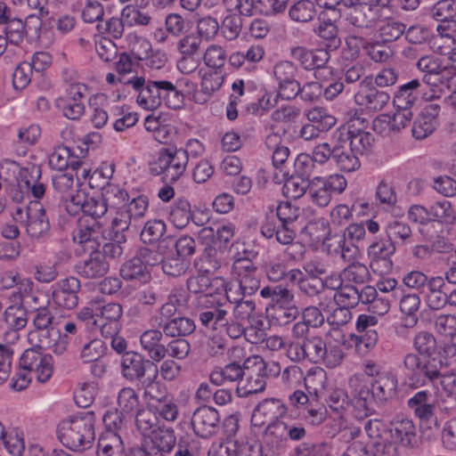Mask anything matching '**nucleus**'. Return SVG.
<instances>
[{"mask_svg":"<svg viewBox=\"0 0 456 456\" xmlns=\"http://www.w3.org/2000/svg\"><path fill=\"white\" fill-rule=\"evenodd\" d=\"M19 186L25 189L35 200H43L31 202L25 209L17 208L15 220L24 224L27 234L32 239H42L49 234L51 225L46 211L55 212L58 204L52 200L46 193L47 183L42 179V170L39 166L31 165L21 168L18 177Z\"/></svg>","mask_w":456,"mask_h":456,"instance_id":"1","label":"nucleus"},{"mask_svg":"<svg viewBox=\"0 0 456 456\" xmlns=\"http://www.w3.org/2000/svg\"><path fill=\"white\" fill-rule=\"evenodd\" d=\"M230 305L219 299L204 295L198 298L196 315L201 326L215 331L224 330L232 339L245 338L246 328L240 321H229Z\"/></svg>","mask_w":456,"mask_h":456,"instance_id":"2","label":"nucleus"},{"mask_svg":"<svg viewBox=\"0 0 456 456\" xmlns=\"http://www.w3.org/2000/svg\"><path fill=\"white\" fill-rule=\"evenodd\" d=\"M94 411H86L79 416L62 420L58 426V438L72 451H84L92 446L94 440Z\"/></svg>","mask_w":456,"mask_h":456,"instance_id":"3","label":"nucleus"},{"mask_svg":"<svg viewBox=\"0 0 456 456\" xmlns=\"http://www.w3.org/2000/svg\"><path fill=\"white\" fill-rule=\"evenodd\" d=\"M368 121L365 118H354L341 126L334 133L350 148L354 154L367 156L371 153L374 143L373 135L365 130Z\"/></svg>","mask_w":456,"mask_h":456,"instance_id":"4","label":"nucleus"},{"mask_svg":"<svg viewBox=\"0 0 456 456\" xmlns=\"http://www.w3.org/2000/svg\"><path fill=\"white\" fill-rule=\"evenodd\" d=\"M256 256L254 251L244 250L234 256L232 265V276L239 284V289L242 295H253L260 288V272L257 265L253 262Z\"/></svg>","mask_w":456,"mask_h":456,"instance_id":"5","label":"nucleus"},{"mask_svg":"<svg viewBox=\"0 0 456 456\" xmlns=\"http://www.w3.org/2000/svg\"><path fill=\"white\" fill-rule=\"evenodd\" d=\"M33 329L28 334V342L40 348H51L60 331L53 325L54 316L47 306H40L31 312Z\"/></svg>","mask_w":456,"mask_h":456,"instance_id":"6","label":"nucleus"},{"mask_svg":"<svg viewBox=\"0 0 456 456\" xmlns=\"http://www.w3.org/2000/svg\"><path fill=\"white\" fill-rule=\"evenodd\" d=\"M186 167L185 156L181 150L162 148L157 159L150 163L149 170L153 175H162L164 182L173 183L183 175Z\"/></svg>","mask_w":456,"mask_h":456,"instance_id":"7","label":"nucleus"},{"mask_svg":"<svg viewBox=\"0 0 456 456\" xmlns=\"http://www.w3.org/2000/svg\"><path fill=\"white\" fill-rule=\"evenodd\" d=\"M245 379L238 383L236 393L239 397H248L263 392L266 387L267 364L259 355L248 358L244 362Z\"/></svg>","mask_w":456,"mask_h":456,"instance_id":"8","label":"nucleus"},{"mask_svg":"<svg viewBox=\"0 0 456 456\" xmlns=\"http://www.w3.org/2000/svg\"><path fill=\"white\" fill-rule=\"evenodd\" d=\"M347 183L342 175L335 174L328 177L314 176L311 179L307 195L316 206L324 208L331 200L333 193L340 194Z\"/></svg>","mask_w":456,"mask_h":456,"instance_id":"9","label":"nucleus"},{"mask_svg":"<svg viewBox=\"0 0 456 456\" xmlns=\"http://www.w3.org/2000/svg\"><path fill=\"white\" fill-rule=\"evenodd\" d=\"M40 347L33 346L23 352L20 358V367L23 371L34 375L39 382L47 381L53 374V358L43 354Z\"/></svg>","mask_w":456,"mask_h":456,"instance_id":"10","label":"nucleus"},{"mask_svg":"<svg viewBox=\"0 0 456 456\" xmlns=\"http://www.w3.org/2000/svg\"><path fill=\"white\" fill-rule=\"evenodd\" d=\"M157 369L154 361L134 351H129L121 356L120 373L129 382L140 383Z\"/></svg>","mask_w":456,"mask_h":456,"instance_id":"11","label":"nucleus"},{"mask_svg":"<svg viewBox=\"0 0 456 456\" xmlns=\"http://www.w3.org/2000/svg\"><path fill=\"white\" fill-rule=\"evenodd\" d=\"M430 15L436 20L442 22L438 25L437 30L441 33L440 39L447 45L444 51L442 46H439L440 53L446 54L450 51L456 49V40L448 34L444 35L443 32L449 31V25L451 22H456V0H440L436 2L430 9Z\"/></svg>","mask_w":456,"mask_h":456,"instance_id":"12","label":"nucleus"},{"mask_svg":"<svg viewBox=\"0 0 456 456\" xmlns=\"http://www.w3.org/2000/svg\"><path fill=\"white\" fill-rule=\"evenodd\" d=\"M354 101L357 105L369 112H378L387 105L390 95L387 91L375 86L371 77H365L359 84L358 91L354 94Z\"/></svg>","mask_w":456,"mask_h":456,"instance_id":"13","label":"nucleus"},{"mask_svg":"<svg viewBox=\"0 0 456 456\" xmlns=\"http://www.w3.org/2000/svg\"><path fill=\"white\" fill-rule=\"evenodd\" d=\"M395 251L396 248L387 237L370 240L367 245V255L373 272L379 273L380 275L389 273L393 269L391 256Z\"/></svg>","mask_w":456,"mask_h":456,"instance_id":"14","label":"nucleus"},{"mask_svg":"<svg viewBox=\"0 0 456 456\" xmlns=\"http://www.w3.org/2000/svg\"><path fill=\"white\" fill-rule=\"evenodd\" d=\"M403 366L408 371L407 376L411 386H422L426 383V379L433 381L440 375V370L435 364V359L423 362L413 353L404 356Z\"/></svg>","mask_w":456,"mask_h":456,"instance_id":"15","label":"nucleus"},{"mask_svg":"<svg viewBox=\"0 0 456 456\" xmlns=\"http://www.w3.org/2000/svg\"><path fill=\"white\" fill-rule=\"evenodd\" d=\"M273 72L278 82V95L284 100L295 99L299 92L297 66L292 61H282L274 65Z\"/></svg>","mask_w":456,"mask_h":456,"instance_id":"16","label":"nucleus"},{"mask_svg":"<svg viewBox=\"0 0 456 456\" xmlns=\"http://www.w3.org/2000/svg\"><path fill=\"white\" fill-rule=\"evenodd\" d=\"M370 240V238L365 231L364 224L362 223L351 224L345 229L343 235L338 238V247L342 257L349 260L360 248L367 247Z\"/></svg>","mask_w":456,"mask_h":456,"instance_id":"17","label":"nucleus"},{"mask_svg":"<svg viewBox=\"0 0 456 456\" xmlns=\"http://www.w3.org/2000/svg\"><path fill=\"white\" fill-rule=\"evenodd\" d=\"M80 289L81 283L77 277L69 276L61 279L53 285V301L59 307L67 310L74 309L78 305Z\"/></svg>","mask_w":456,"mask_h":456,"instance_id":"18","label":"nucleus"},{"mask_svg":"<svg viewBox=\"0 0 456 456\" xmlns=\"http://www.w3.org/2000/svg\"><path fill=\"white\" fill-rule=\"evenodd\" d=\"M288 411L285 403L278 398H266L261 401L253 410L251 422L255 427H263L273 422H280L279 419L286 415Z\"/></svg>","mask_w":456,"mask_h":456,"instance_id":"19","label":"nucleus"},{"mask_svg":"<svg viewBox=\"0 0 456 456\" xmlns=\"http://www.w3.org/2000/svg\"><path fill=\"white\" fill-rule=\"evenodd\" d=\"M220 416L211 406H200L192 414L191 424L194 433L202 438L216 435L219 429Z\"/></svg>","mask_w":456,"mask_h":456,"instance_id":"20","label":"nucleus"},{"mask_svg":"<svg viewBox=\"0 0 456 456\" xmlns=\"http://www.w3.org/2000/svg\"><path fill=\"white\" fill-rule=\"evenodd\" d=\"M98 315V330L105 337H111L118 333L121 329L120 319L123 315L122 305L118 303H109L96 306Z\"/></svg>","mask_w":456,"mask_h":456,"instance_id":"21","label":"nucleus"},{"mask_svg":"<svg viewBox=\"0 0 456 456\" xmlns=\"http://www.w3.org/2000/svg\"><path fill=\"white\" fill-rule=\"evenodd\" d=\"M109 270L110 264L99 249L92 250L86 258L78 261L75 265L76 273L86 280L102 278Z\"/></svg>","mask_w":456,"mask_h":456,"instance_id":"22","label":"nucleus"},{"mask_svg":"<svg viewBox=\"0 0 456 456\" xmlns=\"http://www.w3.org/2000/svg\"><path fill=\"white\" fill-rule=\"evenodd\" d=\"M290 54L305 70L324 69L330 57L329 51L326 49H307L305 46L292 47Z\"/></svg>","mask_w":456,"mask_h":456,"instance_id":"23","label":"nucleus"},{"mask_svg":"<svg viewBox=\"0 0 456 456\" xmlns=\"http://www.w3.org/2000/svg\"><path fill=\"white\" fill-rule=\"evenodd\" d=\"M379 10L367 3L356 4L347 18L349 23L364 34H369L379 20Z\"/></svg>","mask_w":456,"mask_h":456,"instance_id":"24","label":"nucleus"},{"mask_svg":"<svg viewBox=\"0 0 456 456\" xmlns=\"http://www.w3.org/2000/svg\"><path fill=\"white\" fill-rule=\"evenodd\" d=\"M398 381L396 377L387 371L378 374L370 383L372 399L379 404L392 400L397 392Z\"/></svg>","mask_w":456,"mask_h":456,"instance_id":"25","label":"nucleus"},{"mask_svg":"<svg viewBox=\"0 0 456 456\" xmlns=\"http://www.w3.org/2000/svg\"><path fill=\"white\" fill-rule=\"evenodd\" d=\"M287 434L284 421L267 425L264 432V456H278L279 452L287 446Z\"/></svg>","mask_w":456,"mask_h":456,"instance_id":"26","label":"nucleus"},{"mask_svg":"<svg viewBox=\"0 0 456 456\" xmlns=\"http://www.w3.org/2000/svg\"><path fill=\"white\" fill-rule=\"evenodd\" d=\"M176 437L173 428H161L151 432V445L146 451L149 456H167L175 448Z\"/></svg>","mask_w":456,"mask_h":456,"instance_id":"27","label":"nucleus"},{"mask_svg":"<svg viewBox=\"0 0 456 456\" xmlns=\"http://www.w3.org/2000/svg\"><path fill=\"white\" fill-rule=\"evenodd\" d=\"M334 159L338 167L344 172H354L361 167L360 156L348 148V146L333 133Z\"/></svg>","mask_w":456,"mask_h":456,"instance_id":"28","label":"nucleus"},{"mask_svg":"<svg viewBox=\"0 0 456 456\" xmlns=\"http://www.w3.org/2000/svg\"><path fill=\"white\" fill-rule=\"evenodd\" d=\"M425 94L420 80L412 79L398 87L393 98V104L398 109L411 108L418 98Z\"/></svg>","mask_w":456,"mask_h":456,"instance_id":"29","label":"nucleus"},{"mask_svg":"<svg viewBox=\"0 0 456 456\" xmlns=\"http://www.w3.org/2000/svg\"><path fill=\"white\" fill-rule=\"evenodd\" d=\"M392 443H398L403 447L413 448L417 444L416 428L409 419H396L389 428Z\"/></svg>","mask_w":456,"mask_h":456,"instance_id":"30","label":"nucleus"},{"mask_svg":"<svg viewBox=\"0 0 456 456\" xmlns=\"http://www.w3.org/2000/svg\"><path fill=\"white\" fill-rule=\"evenodd\" d=\"M439 106L430 104L419 117L413 122L411 133L417 140H423L429 136L436 129Z\"/></svg>","mask_w":456,"mask_h":456,"instance_id":"31","label":"nucleus"},{"mask_svg":"<svg viewBox=\"0 0 456 456\" xmlns=\"http://www.w3.org/2000/svg\"><path fill=\"white\" fill-rule=\"evenodd\" d=\"M163 330L159 329L147 330L142 333L140 343L148 356L154 362H159L165 358V346L160 343L164 336Z\"/></svg>","mask_w":456,"mask_h":456,"instance_id":"32","label":"nucleus"},{"mask_svg":"<svg viewBox=\"0 0 456 456\" xmlns=\"http://www.w3.org/2000/svg\"><path fill=\"white\" fill-rule=\"evenodd\" d=\"M11 298H12L14 304L5 309L4 321L9 329L19 330L28 323L27 310L22 304L20 292H13Z\"/></svg>","mask_w":456,"mask_h":456,"instance_id":"33","label":"nucleus"},{"mask_svg":"<svg viewBox=\"0 0 456 456\" xmlns=\"http://www.w3.org/2000/svg\"><path fill=\"white\" fill-rule=\"evenodd\" d=\"M101 238L102 225L98 221H93L91 224L79 221L77 230L73 235L75 242L87 246L91 250L98 249Z\"/></svg>","mask_w":456,"mask_h":456,"instance_id":"34","label":"nucleus"},{"mask_svg":"<svg viewBox=\"0 0 456 456\" xmlns=\"http://www.w3.org/2000/svg\"><path fill=\"white\" fill-rule=\"evenodd\" d=\"M169 220L178 229L186 227L190 221L200 224L191 210V203L184 198H179L174 201L170 207Z\"/></svg>","mask_w":456,"mask_h":456,"instance_id":"35","label":"nucleus"},{"mask_svg":"<svg viewBox=\"0 0 456 456\" xmlns=\"http://www.w3.org/2000/svg\"><path fill=\"white\" fill-rule=\"evenodd\" d=\"M386 236L394 246L403 248L414 242V234L411 226L404 222L394 220L389 222L385 228Z\"/></svg>","mask_w":456,"mask_h":456,"instance_id":"36","label":"nucleus"},{"mask_svg":"<svg viewBox=\"0 0 456 456\" xmlns=\"http://www.w3.org/2000/svg\"><path fill=\"white\" fill-rule=\"evenodd\" d=\"M163 80L148 81L137 95V102L146 110H155L162 103Z\"/></svg>","mask_w":456,"mask_h":456,"instance_id":"37","label":"nucleus"},{"mask_svg":"<svg viewBox=\"0 0 456 456\" xmlns=\"http://www.w3.org/2000/svg\"><path fill=\"white\" fill-rule=\"evenodd\" d=\"M408 407L421 420H429L434 416L435 406L431 403V394L419 391L408 400Z\"/></svg>","mask_w":456,"mask_h":456,"instance_id":"38","label":"nucleus"},{"mask_svg":"<svg viewBox=\"0 0 456 456\" xmlns=\"http://www.w3.org/2000/svg\"><path fill=\"white\" fill-rule=\"evenodd\" d=\"M160 329L167 337L181 338L192 334L196 330V324L189 317L177 316L172 318L168 322L160 323Z\"/></svg>","mask_w":456,"mask_h":456,"instance_id":"39","label":"nucleus"},{"mask_svg":"<svg viewBox=\"0 0 456 456\" xmlns=\"http://www.w3.org/2000/svg\"><path fill=\"white\" fill-rule=\"evenodd\" d=\"M158 377L159 368L140 382L143 389L144 399L153 401L155 403H159L169 395L167 387L158 380Z\"/></svg>","mask_w":456,"mask_h":456,"instance_id":"40","label":"nucleus"},{"mask_svg":"<svg viewBox=\"0 0 456 456\" xmlns=\"http://www.w3.org/2000/svg\"><path fill=\"white\" fill-rule=\"evenodd\" d=\"M124 450L123 441L118 433L105 432L98 440V456H121Z\"/></svg>","mask_w":456,"mask_h":456,"instance_id":"41","label":"nucleus"},{"mask_svg":"<svg viewBox=\"0 0 456 456\" xmlns=\"http://www.w3.org/2000/svg\"><path fill=\"white\" fill-rule=\"evenodd\" d=\"M120 276L126 281H147L151 274L142 262L136 256L124 262L119 270Z\"/></svg>","mask_w":456,"mask_h":456,"instance_id":"42","label":"nucleus"},{"mask_svg":"<svg viewBox=\"0 0 456 456\" xmlns=\"http://www.w3.org/2000/svg\"><path fill=\"white\" fill-rule=\"evenodd\" d=\"M420 298L415 293L403 295L400 299V310L405 314L403 319V326L405 328H412L418 322L416 315L419 309Z\"/></svg>","mask_w":456,"mask_h":456,"instance_id":"43","label":"nucleus"},{"mask_svg":"<svg viewBox=\"0 0 456 456\" xmlns=\"http://www.w3.org/2000/svg\"><path fill=\"white\" fill-rule=\"evenodd\" d=\"M316 14L314 3L310 0H299L289 7V18L299 23L311 21Z\"/></svg>","mask_w":456,"mask_h":456,"instance_id":"44","label":"nucleus"},{"mask_svg":"<svg viewBox=\"0 0 456 456\" xmlns=\"http://www.w3.org/2000/svg\"><path fill=\"white\" fill-rule=\"evenodd\" d=\"M191 265L190 258H182L175 254L163 256L161 267L163 272L172 277H180L186 273Z\"/></svg>","mask_w":456,"mask_h":456,"instance_id":"45","label":"nucleus"},{"mask_svg":"<svg viewBox=\"0 0 456 456\" xmlns=\"http://www.w3.org/2000/svg\"><path fill=\"white\" fill-rule=\"evenodd\" d=\"M0 34L9 40V44L19 45L26 36L25 24L20 19H10L4 25H0Z\"/></svg>","mask_w":456,"mask_h":456,"instance_id":"46","label":"nucleus"},{"mask_svg":"<svg viewBox=\"0 0 456 456\" xmlns=\"http://www.w3.org/2000/svg\"><path fill=\"white\" fill-rule=\"evenodd\" d=\"M118 409L126 415L133 416L140 407V400L133 387H126L119 390L118 395Z\"/></svg>","mask_w":456,"mask_h":456,"instance_id":"47","label":"nucleus"},{"mask_svg":"<svg viewBox=\"0 0 456 456\" xmlns=\"http://www.w3.org/2000/svg\"><path fill=\"white\" fill-rule=\"evenodd\" d=\"M295 456H333V447L328 442H304L295 448Z\"/></svg>","mask_w":456,"mask_h":456,"instance_id":"48","label":"nucleus"},{"mask_svg":"<svg viewBox=\"0 0 456 456\" xmlns=\"http://www.w3.org/2000/svg\"><path fill=\"white\" fill-rule=\"evenodd\" d=\"M52 185L55 192L59 194L57 198H50L52 200H56L58 206L64 200L68 195H72L74 178L72 174L61 173L58 174L52 178Z\"/></svg>","mask_w":456,"mask_h":456,"instance_id":"49","label":"nucleus"},{"mask_svg":"<svg viewBox=\"0 0 456 456\" xmlns=\"http://www.w3.org/2000/svg\"><path fill=\"white\" fill-rule=\"evenodd\" d=\"M406 25L395 19L384 20L379 27V35L383 42H394L404 34Z\"/></svg>","mask_w":456,"mask_h":456,"instance_id":"50","label":"nucleus"},{"mask_svg":"<svg viewBox=\"0 0 456 456\" xmlns=\"http://www.w3.org/2000/svg\"><path fill=\"white\" fill-rule=\"evenodd\" d=\"M246 326L245 339L254 345L263 343L266 336L265 322L263 316L256 315L249 318Z\"/></svg>","mask_w":456,"mask_h":456,"instance_id":"51","label":"nucleus"},{"mask_svg":"<svg viewBox=\"0 0 456 456\" xmlns=\"http://www.w3.org/2000/svg\"><path fill=\"white\" fill-rule=\"evenodd\" d=\"M162 102L168 108L178 110L183 107L184 102V94L178 86L170 81L163 80Z\"/></svg>","mask_w":456,"mask_h":456,"instance_id":"52","label":"nucleus"},{"mask_svg":"<svg viewBox=\"0 0 456 456\" xmlns=\"http://www.w3.org/2000/svg\"><path fill=\"white\" fill-rule=\"evenodd\" d=\"M166 224L160 219H152L145 223L141 232L143 243L155 244L166 232Z\"/></svg>","mask_w":456,"mask_h":456,"instance_id":"53","label":"nucleus"},{"mask_svg":"<svg viewBox=\"0 0 456 456\" xmlns=\"http://www.w3.org/2000/svg\"><path fill=\"white\" fill-rule=\"evenodd\" d=\"M310 181L302 179L295 175H289L283 184V194L287 198L299 199L307 192Z\"/></svg>","mask_w":456,"mask_h":456,"instance_id":"54","label":"nucleus"},{"mask_svg":"<svg viewBox=\"0 0 456 456\" xmlns=\"http://www.w3.org/2000/svg\"><path fill=\"white\" fill-rule=\"evenodd\" d=\"M336 305L352 309L359 303V290L352 285H345L338 289L333 297Z\"/></svg>","mask_w":456,"mask_h":456,"instance_id":"55","label":"nucleus"},{"mask_svg":"<svg viewBox=\"0 0 456 456\" xmlns=\"http://www.w3.org/2000/svg\"><path fill=\"white\" fill-rule=\"evenodd\" d=\"M359 299L362 304H370L372 309L381 305V311L378 312L379 315L387 313L390 308L389 300L378 297L377 290L372 286H364L359 290Z\"/></svg>","mask_w":456,"mask_h":456,"instance_id":"56","label":"nucleus"},{"mask_svg":"<svg viewBox=\"0 0 456 456\" xmlns=\"http://www.w3.org/2000/svg\"><path fill=\"white\" fill-rule=\"evenodd\" d=\"M108 210V205L103 197H86L82 202V212L91 216L94 221L103 216Z\"/></svg>","mask_w":456,"mask_h":456,"instance_id":"57","label":"nucleus"},{"mask_svg":"<svg viewBox=\"0 0 456 456\" xmlns=\"http://www.w3.org/2000/svg\"><path fill=\"white\" fill-rule=\"evenodd\" d=\"M430 221H438L441 223H452L455 220L454 211L451 203L443 200L436 201L429 208Z\"/></svg>","mask_w":456,"mask_h":456,"instance_id":"58","label":"nucleus"},{"mask_svg":"<svg viewBox=\"0 0 456 456\" xmlns=\"http://www.w3.org/2000/svg\"><path fill=\"white\" fill-rule=\"evenodd\" d=\"M305 348V360L311 362H321L324 357L326 343L319 336H312L304 341Z\"/></svg>","mask_w":456,"mask_h":456,"instance_id":"59","label":"nucleus"},{"mask_svg":"<svg viewBox=\"0 0 456 456\" xmlns=\"http://www.w3.org/2000/svg\"><path fill=\"white\" fill-rule=\"evenodd\" d=\"M343 279L356 284H363L370 279L368 267L359 262H354L342 272Z\"/></svg>","mask_w":456,"mask_h":456,"instance_id":"60","label":"nucleus"},{"mask_svg":"<svg viewBox=\"0 0 456 456\" xmlns=\"http://www.w3.org/2000/svg\"><path fill=\"white\" fill-rule=\"evenodd\" d=\"M202 40L194 33L183 36L177 42V51L181 55L200 56Z\"/></svg>","mask_w":456,"mask_h":456,"instance_id":"61","label":"nucleus"},{"mask_svg":"<svg viewBox=\"0 0 456 456\" xmlns=\"http://www.w3.org/2000/svg\"><path fill=\"white\" fill-rule=\"evenodd\" d=\"M224 82V77L218 71L206 72L201 77L202 102H206L215 92L218 91Z\"/></svg>","mask_w":456,"mask_h":456,"instance_id":"62","label":"nucleus"},{"mask_svg":"<svg viewBox=\"0 0 456 456\" xmlns=\"http://www.w3.org/2000/svg\"><path fill=\"white\" fill-rule=\"evenodd\" d=\"M135 424L142 436L151 435L158 424L156 412L150 410L141 409L136 411Z\"/></svg>","mask_w":456,"mask_h":456,"instance_id":"63","label":"nucleus"},{"mask_svg":"<svg viewBox=\"0 0 456 456\" xmlns=\"http://www.w3.org/2000/svg\"><path fill=\"white\" fill-rule=\"evenodd\" d=\"M306 118L309 124H314L321 129L330 130L336 125L337 119L334 116L329 114L322 108H314L306 112Z\"/></svg>","mask_w":456,"mask_h":456,"instance_id":"64","label":"nucleus"}]
</instances>
